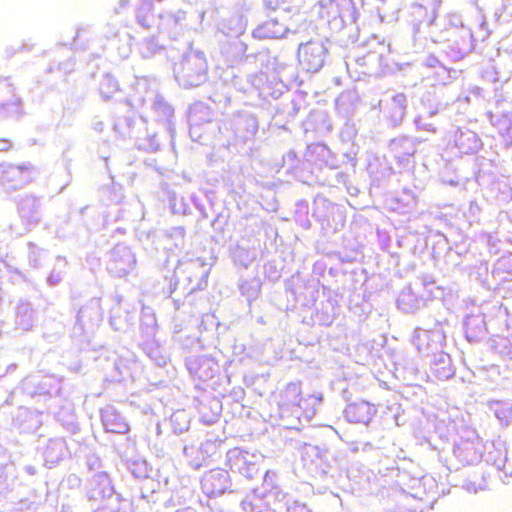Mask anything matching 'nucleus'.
<instances>
[{
	"instance_id": "f257e3e1",
	"label": "nucleus",
	"mask_w": 512,
	"mask_h": 512,
	"mask_svg": "<svg viewBox=\"0 0 512 512\" xmlns=\"http://www.w3.org/2000/svg\"><path fill=\"white\" fill-rule=\"evenodd\" d=\"M298 57L301 65L309 72H317L324 64V50L316 43L308 42L300 46Z\"/></svg>"
},
{
	"instance_id": "f03ea898",
	"label": "nucleus",
	"mask_w": 512,
	"mask_h": 512,
	"mask_svg": "<svg viewBox=\"0 0 512 512\" xmlns=\"http://www.w3.org/2000/svg\"><path fill=\"white\" fill-rule=\"evenodd\" d=\"M227 472L219 470L204 475L201 481L202 490L210 496L224 493L227 489Z\"/></svg>"
},
{
	"instance_id": "7ed1b4c3",
	"label": "nucleus",
	"mask_w": 512,
	"mask_h": 512,
	"mask_svg": "<svg viewBox=\"0 0 512 512\" xmlns=\"http://www.w3.org/2000/svg\"><path fill=\"white\" fill-rule=\"evenodd\" d=\"M230 455L231 457H237L239 464L243 463V466H239L238 469L241 474L248 478H252L256 474V465L263 459V456L260 454L249 455L237 449L233 450Z\"/></svg>"
},
{
	"instance_id": "20e7f679",
	"label": "nucleus",
	"mask_w": 512,
	"mask_h": 512,
	"mask_svg": "<svg viewBox=\"0 0 512 512\" xmlns=\"http://www.w3.org/2000/svg\"><path fill=\"white\" fill-rule=\"evenodd\" d=\"M102 425L107 432L126 433L129 429L128 425L121 421L122 418H102Z\"/></svg>"
},
{
	"instance_id": "39448f33",
	"label": "nucleus",
	"mask_w": 512,
	"mask_h": 512,
	"mask_svg": "<svg viewBox=\"0 0 512 512\" xmlns=\"http://www.w3.org/2000/svg\"><path fill=\"white\" fill-rule=\"evenodd\" d=\"M173 426L176 433H182L189 428L190 421L188 418H166Z\"/></svg>"
},
{
	"instance_id": "423d86ee",
	"label": "nucleus",
	"mask_w": 512,
	"mask_h": 512,
	"mask_svg": "<svg viewBox=\"0 0 512 512\" xmlns=\"http://www.w3.org/2000/svg\"><path fill=\"white\" fill-rule=\"evenodd\" d=\"M288 512H310L309 509L300 503H295L294 505L288 508Z\"/></svg>"
},
{
	"instance_id": "0eeeda50",
	"label": "nucleus",
	"mask_w": 512,
	"mask_h": 512,
	"mask_svg": "<svg viewBox=\"0 0 512 512\" xmlns=\"http://www.w3.org/2000/svg\"><path fill=\"white\" fill-rule=\"evenodd\" d=\"M51 445L54 446V447H57V446H61V443L60 442H53Z\"/></svg>"
},
{
	"instance_id": "6e6552de",
	"label": "nucleus",
	"mask_w": 512,
	"mask_h": 512,
	"mask_svg": "<svg viewBox=\"0 0 512 512\" xmlns=\"http://www.w3.org/2000/svg\"><path fill=\"white\" fill-rule=\"evenodd\" d=\"M270 477V472L267 471L266 474H265V481H267V479Z\"/></svg>"
},
{
	"instance_id": "1a4fd4ad",
	"label": "nucleus",
	"mask_w": 512,
	"mask_h": 512,
	"mask_svg": "<svg viewBox=\"0 0 512 512\" xmlns=\"http://www.w3.org/2000/svg\"><path fill=\"white\" fill-rule=\"evenodd\" d=\"M96 512H111V511H106L105 509H99Z\"/></svg>"
}]
</instances>
